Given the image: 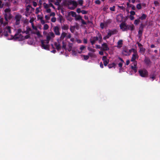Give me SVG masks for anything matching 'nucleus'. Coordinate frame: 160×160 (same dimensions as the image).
<instances>
[{
  "mask_svg": "<svg viewBox=\"0 0 160 160\" xmlns=\"http://www.w3.org/2000/svg\"><path fill=\"white\" fill-rule=\"evenodd\" d=\"M154 3L155 6H159V3L157 1H155L154 2Z\"/></svg>",
  "mask_w": 160,
  "mask_h": 160,
  "instance_id": "obj_42",
  "label": "nucleus"
},
{
  "mask_svg": "<svg viewBox=\"0 0 160 160\" xmlns=\"http://www.w3.org/2000/svg\"><path fill=\"white\" fill-rule=\"evenodd\" d=\"M123 63H122L120 62L118 63V65L119 67L120 68H119V72H120V71L122 69V66Z\"/></svg>",
  "mask_w": 160,
  "mask_h": 160,
  "instance_id": "obj_32",
  "label": "nucleus"
},
{
  "mask_svg": "<svg viewBox=\"0 0 160 160\" xmlns=\"http://www.w3.org/2000/svg\"><path fill=\"white\" fill-rule=\"evenodd\" d=\"M109 62V59L107 60H105L104 61H103V63L104 65L105 66H107L108 65V64Z\"/></svg>",
  "mask_w": 160,
  "mask_h": 160,
  "instance_id": "obj_28",
  "label": "nucleus"
},
{
  "mask_svg": "<svg viewBox=\"0 0 160 160\" xmlns=\"http://www.w3.org/2000/svg\"><path fill=\"white\" fill-rule=\"evenodd\" d=\"M45 18L47 20H49L50 18V16L49 15H46L45 16Z\"/></svg>",
  "mask_w": 160,
  "mask_h": 160,
  "instance_id": "obj_51",
  "label": "nucleus"
},
{
  "mask_svg": "<svg viewBox=\"0 0 160 160\" xmlns=\"http://www.w3.org/2000/svg\"><path fill=\"white\" fill-rule=\"evenodd\" d=\"M136 8L138 10L141 9L142 8L141 4H138L136 6Z\"/></svg>",
  "mask_w": 160,
  "mask_h": 160,
  "instance_id": "obj_29",
  "label": "nucleus"
},
{
  "mask_svg": "<svg viewBox=\"0 0 160 160\" xmlns=\"http://www.w3.org/2000/svg\"><path fill=\"white\" fill-rule=\"evenodd\" d=\"M98 40V36L96 37H92L91 38L90 41V42L92 45H93L95 43L96 41Z\"/></svg>",
  "mask_w": 160,
  "mask_h": 160,
  "instance_id": "obj_3",
  "label": "nucleus"
},
{
  "mask_svg": "<svg viewBox=\"0 0 160 160\" xmlns=\"http://www.w3.org/2000/svg\"><path fill=\"white\" fill-rule=\"evenodd\" d=\"M62 28L63 30H67L69 28L68 26L67 25L63 24L62 26Z\"/></svg>",
  "mask_w": 160,
  "mask_h": 160,
  "instance_id": "obj_17",
  "label": "nucleus"
},
{
  "mask_svg": "<svg viewBox=\"0 0 160 160\" xmlns=\"http://www.w3.org/2000/svg\"><path fill=\"white\" fill-rule=\"evenodd\" d=\"M144 62L148 66L151 63V62L150 59L148 58H145L144 60Z\"/></svg>",
  "mask_w": 160,
  "mask_h": 160,
  "instance_id": "obj_13",
  "label": "nucleus"
},
{
  "mask_svg": "<svg viewBox=\"0 0 160 160\" xmlns=\"http://www.w3.org/2000/svg\"><path fill=\"white\" fill-rule=\"evenodd\" d=\"M53 31L55 34L58 36H59L60 34V28L58 26H56L54 27Z\"/></svg>",
  "mask_w": 160,
  "mask_h": 160,
  "instance_id": "obj_5",
  "label": "nucleus"
},
{
  "mask_svg": "<svg viewBox=\"0 0 160 160\" xmlns=\"http://www.w3.org/2000/svg\"><path fill=\"white\" fill-rule=\"evenodd\" d=\"M139 56L137 53H135L132 55V58L131 59V61H136V59H138V58Z\"/></svg>",
  "mask_w": 160,
  "mask_h": 160,
  "instance_id": "obj_8",
  "label": "nucleus"
},
{
  "mask_svg": "<svg viewBox=\"0 0 160 160\" xmlns=\"http://www.w3.org/2000/svg\"><path fill=\"white\" fill-rule=\"evenodd\" d=\"M54 44L57 50L59 51L61 49V46L59 43V42H58V44L57 42H55Z\"/></svg>",
  "mask_w": 160,
  "mask_h": 160,
  "instance_id": "obj_10",
  "label": "nucleus"
},
{
  "mask_svg": "<svg viewBox=\"0 0 160 160\" xmlns=\"http://www.w3.org/2000/svg\"><path fill=\"white\" fill-rule=\"evenodd\" d=\"M28 35L25 36L24 37V39H27L30 37V35L29 34H27Z\"/></svg>",
  "mask_w": 160,
  "mask_h": 160,
  "instance_id": "obj_49",
  "label": "nucleus"
},
{
  "mask_svg": "<svg viewBox=\"0 0 160 160\" xmlns=\"http://www.w3.org/2000/svg\"><path fill=\"white\" fill-rule=\"evenodd\" d=\"M56 18H55V17L52 18H51V21L52 22H55L56 21Z\"/></svg>",
  "mask_w": 160,
  "mask_h": 160,
  "instance_id": "obj_50",
  "label": "nucleus"
},
{
  "mask_svg": "<svg viewBox=\"0 0 160 160\" xmlns=\"http://www.w3.org/2000/svg\"><path fill=\"white\" fill-rule=\"evenodd\" d=\"M111 33L112 35L115 34L117 33V31L116 29H114L113 30H111L109 31Z\"/></svg>",
  "mask_w": 160,
  "mask_h": 160,
  "instance_id": "obj_22",
  "label": "nucleus"
},
{
  "mask_svg": "<svg viewBox=\"0 0 160 160\" xmlns=\"http://www.w3.org/2000/svg\"><path fill=\"white\" fill-rule=\"evenodd\" d=\"M63 17L61 15H59L58 19L60 23H62V21L63 20Z\"/></svg>",
  "mask_w": 160,
  "mask_h": 160,
  "instance_id": "obj_25",
  "label": "nucleus"
},
{
  "mask_svg": "<svg viewBox=\"0 0 160 160\" xmlns=\"http://www.w3.org/2000/svg\"><path fill=\"white\" fill-rule=\"evenodd\" d=\"M108 59L107 58L106 56H103L102 58V60L103 61Z\"/></svg>",
  "mask_w": 160,
  "mask_h": 160,
  "instance_id": "obj_52",
  "label": "nucleus"
},
{
  "mask_svg": "<svg viewBox=\"0 0 160 160\" xmlns=\"http://www.w3.org/2000/svg\"><path fill=\"white\" fill-rule=\"evenodd\" d=\"M118 7H119V8L121 9H122V10H123V11L125 10V8H124V7L123 6H119Z\"/></svg>",
  "mask_w": 160,
  "mask_h": 160,
  "instance_id": "obj_57",
  "label": "nucleus"
},
{
  "mask_svg": "<svg viewBox=\"0 0 160 160\" xmlns=\"http://www.w3.org/2000/svg\"><path fill=\"white\" fill-rule=\"evenodd\" d=\"M67 34V33L64 32H62L60 38V39L61 40H63L64 38L66 36Z\"/></svg>",
  "mask_w": 160,
  "mask_h": 160,
  "instance_id": "obj_14",
  "label": "nucleus"
},
{
  "mask_svg": "<svg viewBox=\"0 0 160 160\" xmlns=\"http://www.w3.org/2000/svg\"><path fill=\"white\" fill-rule=\"evenodd\" d=\"M22 16L20 15H17L15 16V18L16 21H20Z\"/></svg>",
  "mask_w": 160,
  "mask_h": 160,
  "instance_id": "obj_16",
  "label": "nucleus"
},
{
  "mask_svg": "<svg viewBox=\"0 0 160 160\" xmlns=\"http://www.w3.org/2000/svg\"><path fill=\"white\" fill-rule=\"evenodd\" d=\"M140 75L142 77H146L148 75V71L145 69L140 70L138 71Z\"/></svg>",
  "mask_w": 160,
  "mask_h": 160,
  "instance_id": "obj_1",
  "label": "nucleus"
},
{
  "mask_svg": "<svg viewBox=\"0 0 160 160\" xmlns=\"http://www.w3.org/2000/svg\"><path fill=\"white\" fill-rule=\"evenodd\" d=\"M48 35L51 36V37L54 38L55 37V35L53 32H50L49 33Z\"/></svg>",
  "mask_w": 160,
  "mask_h": 160,
  "instance_id": "obj_38",
  "label": "nucleus"
},
{
  "mask_svg": "<svg viewBox=\"0 0 160 160\" xmlns=\"http://www.w3.org/2000/svg\"><path fill=\"white\" fill-rule=\"evenodd\" d=\"M81 21L82 23V24H83V25H87V23L86 22H85L84 20L83 19H82L81 20Z\"/></svg>",
  "mask_w": 160,
  "mask_h": 160,
  "instance_id": "obj_53",
  "label": "nucleus"
},
{
  "mask_svg": "<svg viewBox=\"0 0 160 160\" xmlns=\"http://www.w3.org/2000/svg\"><path fill=\"white\" fill-rule=\"evenodd\" d=\"M98 39L99 38L100 39H102V36L101 34H100V33H98Z\"/></svg>",
  "mask_w": 160,
  "mask_h": 160,
  "instance_id": "obj_59",
  "label": "nucleus"
},
{
  "mask_svg": "<svg viewBox=\"0 0 160 160\" xmlns=\"http://www.w3.org/2000/svg\"><path fill=\"white\" fill-rule=\"evenodd\" d=\"M147 15L144 14H143L139 18V19L141 20H143L145 19Z\"/></svg>",
  "mask_w": 160,
  "mask_h": 160,
  "instance_id": "obj_19",
  "label": "nucleus"
},
{
  "mask_svg": "<svg viewBox=\"0 0 160 160\" xmlns=\"http://www.w3.org/2000/svg\"><path fill=\"white\" fill-rule=\"evenodd\" d=\"M44 7L45 8H48L49 7L48 5L45 3H44Z\"/></svg>",
  "mask_w": 160,
  "mask_h": 160,
  "instance_id": "obj_54",
  "label": "nucleus"
},
{
  "mask_svg": "<svg viewBox=\"0 0 160 160\" xmlns=\"http://www.w3.org/2000/svg\"><path fill=\"white\" fill-rule=\"evenodd\" d=\"M100 27H101V28L103 29L104 27V24L103 23H101L100 24Z\"/></svg>",
  "mask_w": 160,
  "mask_h": 160,
  "instance_id": "obj_64",
  "label": "nucleus"
},
{
  "mask_svg": "<svg viewBox=\"0 0 160 160\" xmlns=\"http://www.w3.org/2000/svg\"><path fill=\"white\" fill-rule=\"evenodd\" d=\"M49 28V26L47 24H45L44 25L43 29L45 30L48 29Z\"/></svg>",
  "mask_w": 160,
  "mask_h": 160,
  "instance_id": "obj_37",
  "label": "nucleus"
},
{
  "mask_svg": "<svg viewBox=\"0 0 160 160\" xmlns=\"http://www.w3.org/2000/svg\"><path fill=\"white\" fill-rule=\"evenodd\" d=\"M130 7H131L132 8V9L133 10H136V8L135 6L133 5H131L130 6Z\"/></svg>",
  "mask_w": 160,
  "mask_h": 160,
  "instance_id": "obj_43",
  "label": "nucleus"
},
{
  "mask_svg": "<svg viewBox=\"0 0 160 160\" xmlns=\"http://www.w3.org/2000/svg\"><path fill=\"white\" fill-rule=\"evenodd\" d=\"M83 56L84 59L85 60H88L89 58V57L88 55H83Z\"/></svg>",
  "mask_w": 160,
  "mask_h": 160,
  "instance_id": "obj_44",
  "label": "nucleus"
},
{
  "mask_svg": "<svg viewBox=\"0 0 160 160\" xmlns=\"http://www.w3.org/2000/svg\"><path fill=\"white\" fill-rule=\"evenodd\" d=\"M36 34L37 35L38 37H41V35L40 34V32H39V31L37 32L36 33Z\"/></svg>",
  "mask_w": 160,
  "mask_h": 160,
  "instance_id": "obj_63",
  "label": "nucleus"
},
{
  "mask_svg": "<svg viewBox=\"0 0 160 160\" xmlns=\"http://www.w3.org/2000/svg\"><path fill=\"white\" fill-rule=\"evenodd\" d=\"M144 28V25L143 24L141 23L139 28V29L143 31V28Z\"/></svg>",
  "mask_w": 160,
  "mask_h": 160,
  "instance_id": "obj_40",
  "label": "nucleus"
},
{
  "mask_svg": "<svg viewBox=\"0 0 160 160\" xmlns=\"http://www.w3.org/2000/svg\"><path fill=\"white\" fill-rule=\"evenodd\" d=\"M41 42L42 44L41 47L42 48L47 50H49V45H48V44H44V40H42L41 41Z\"/></svg>",
  "mask_w": 160,
  "mask_h": 160,
  "instance_id": "obj_6",
  "label": "nucleus"
},
{
  "mask_svg": "<svg viewBox=\"0 0 160 160\" xmlns=\"http://www.w3.org/2000/svg\"><path fill=\"white\" fill-rule=\"evenodd\" d=\"M102 49L104 51H108L109 50V48L107 43H104L102 44Z\"/></svg>",
  "mask_w": 160,
  "mask_h": 160,
  "instance_id": "obj_9",
  "label": "nucleus"
},
{
  "mask_svg": "<svg viewBox=\"0 0 160 160\" xmlns=\"http://www.w3.org/2000/svg\"><path fill=\"white\" fill-rule=\"evenodd\" d=\"M129 53H131L132 52H133L134 53H137V51L134 48H132L130 49L129 51Z\"/></svg>",
  "mask_w": 160,
  "mask_h": 160,
  "instance_id": "obj_30",
  "label": "nucleus"
},
{
  "mask_svg": "<svg viewBox=\"0 0 160 160\" xmlns=\"http://www.w3.org/2000/svg\"><path fill=\"white\" fill-rule=\"evenodd\" d=\"M76 18V20H81L82 19V17L79 15L78 16H77Z\"/></svg>",
  "mask_w": 160,
  "mask_h": 160,
  "instance_id": "obj_31",
  "label": "nucleus"
},
{
  "mask_svg": "<svg viewBox=\"0 0 160 160\" xmlns=\"http://www.w3.org/2000/svg\"><path fill=\"white\" fill-rule=\"evenodd\" d=\"M143 30L139 29L138 32V36L139 38H140L142 36Z\"/></svg>",
  "mask_w": 160,
  "mask_h": 160,
  "instance_id": "obj_20",
  "label": "nucleus"
},
{
  "mask_svg": "<svg viewBox=\"0 0 160 160\" xmlns=\"http://www.w3.org/2000/svg\"><path fill=\"white\" fill-rule=\"evenodd\" d=\"M133 62V67H137V62L136 61H132Z\"/></svg>",
  "mask_w": 160,
  "mask_h": 160,
  "instance_id": "obj_56",
  "label": "nucleus"
},
{
  "mask_svg": "<svg viewBox=\"0 0 160 160\" xmlns=\"http://www.w3.org/2000/svg\"><path fill=\"white\" fill-rule=\"evenodd\" d=\"M116 64L113 62L111 64H109L108 65V67L109 68H116Z\"/></svg>",
  "mask_w": 160,
  "mask_h": 160,
  "instance_id": "obj_15",
  "label": "nucleus"
},
{
  "mask_svg": "<svg viewBox=\"0 0 160 160\" xmlns=\"http://www.w3.org/2000/svg\"><path fill=\"white\" fill-rule=\"evenodd\" d=\"M72 49V46L70 45H68V51L69 52H70L71 51Z\"/></svg>",
  "mask_w": 160,
  "mask_h": 160,
  "instance_id": "obj_48",
  "label": "nucleus"
},
{
  "mask_svg": "<svg viewBox=\"0 0 160 160\" xmlns=\"http://www.w3.org/2000/svg\"><path fill=\"white\" fill-rule=\"evenodd\" d=\"M85 48V47L84 46H82L80 49L81 50V51L78 52L79 53H81L82 52V51L84 50V49Z\"/></svg>",
  "mask_w": 160,
  "mask_h": 160,
  "instance_id": "obj_34",
  "label": "nucleus"
},
{
  "mask_svg": "<svg viewBox=\"0 0 160 160\" xmlns=\"http://www.w3.org/2000/svg\"><path fill=\"white\" fill-rule=\"evenodd\" d=\"M95 3L96 4L99 5L101 3V1L99 0H97L95 1Z\"/></svg>",
  "mask_w": 160,
  "mask_h": 160,
  "instance_id": "obj_47",
  "label": "nucleus"
},
{
  "mask_svg": "<svg viewBox=\"0 0 160 160\" xmlns=\"http://www.w3.org/2000/svg\"><path fill=\"white\" fill-rule=\"evenodd\" d=\"M122 53L123 55L125 56H128L130 55L129 51L127 49H124L123 50Z\"/></svg>",
  "mask_w": 160,
  "mask_h": 160,
  "instance_id": "obj_12",
  "label": "nucleus"
},
{
  "mask_svg": "<svg viewBox=\"0 0 160 160\" xmlns=\"http://www.w3.org/2000/svg\"><path fill=\"white\" fill-rule=\"evenodd\" d=\"M139 52L143 54L144 53L145 51V49L143 48V47H140V48H139Z\"/></svg>",
  "mask_w": 160,
  "mask_h": 160,
  "instance_id": "obj_18",
  "label": "nucleus"
},
{
  "mask_svg": "<svg viewBox=\"0 0 160 160\" xmlns=\"http://www.w3.org/2000/svg\"><path fill=\"white\" fill-rule=\"evenodd\" d=\"M88 50L91 51L93 52H94L95 51V49H94L92 48H90V47H88Z\"/></svg>",
  "mask_w": 160,
  "mask_h": 160,
  "instance_id": "obj_39",
  "label": "nucleus"
},
{
  "mask_svg": "<svg viewBox=\"0 0 160 160\" xmlns=\"http://www.w3.org/2000/svg\"><path fill=\"white\" fill-rule=\"evenodd\" d=\"M137 44L138 46L139 47V48H140V47H142V45L140 43H139L138 42H137Z\"/></svg>",
  "mask_w": 160,
  "mask_h": 160,
  "instance_id": "obj_62",
  "label": "nucleus"
},
{
  "mask_svg": "<svg viewBox=\"0 0 160 160\" xmlns=\"http://www.w3.org/2000/svg\"><path fill=\"white\" fill-rule=\"evenodd\" d=\"M150 78L152 79V81H153L154 79H155V76L154 75H150Z\"/></svg>",
  "mask_w": 160,
  "mask_h": 160,
  "instance_id": "obj_46",
  "label": "nucleus"
},
{
  "mask_svg": "<svg viewBox=\"0 0 160 160\" xmlns=\"http://www.w3.org/2000/svg\"><path fill=\"white\" fill-rule=\"evenodd\" d=\"M4 17L6 21H8V20H10L12 18V15L10 13H5Z\"/></svg>",
  "mask_w": 160,
  "mask_h": 160,
  "instance_id": "obj_7",
  "label": "nucleus"
},
{
  "mask_svg": "<svg viewBox=\"0 0 160 160\" xmlns=\"http://www.w3.org/2000/svg\"><path fill=\"white\" fill-rule=\"evenodd\" d=\"M70 13H71L72 16V17H76L77 16V15L76 14V13L74 11H71L70 12Z\"/></svg>",
  "mask_w": 160,
  "mask_h": 160,
  "instance_id": "obj_26",
  "label": "nucleus"
},
{
  "mask_svg": "<svg viewBox=\"0 0 160 160\" xmlns=\"http://www.w3.org/2000/svg\"><path fill=\"white\" fill-rule=\"evenodd\" d=\"M134 26L133 24L131 25H127V31L128 30H130L132 31L134 30Z\"/></svg>",
  "mask_w": 160,
  "mask_h": 160,
  "instance_id": "obj_11",
  "label": "nucleus"
},
{
  "mask_svg": "<svg viewBox=\"0 0 160 160\" xmlns=\"http://www.w3.org/2000/svg\"><path fill=\"white\" fill-rule=\"evenodd\" d=\"M8 33H11V28L9 27H6L4 28L3 34L5 36L7 37L8 35Z\"/></svg>",
  "mask_w": 160,
  "mask_h": 160,
  "instance_id": "obj_2",
  "label": "nucleus"
},
{
  "mask_svg": "<svg viewBox=\"0 0 160 160\" xmlns=\"http://www.w3.org/2000/svg\"><path fill=\"white\" fill-rule=\"evenodd\" d=\"M78 2L79 4L80 5H82L83 2V1L82 0H79L78 1Z\"/></svg>",
  "mask_w": 160,
  "mask_h": 160,
  "instance_id": "obj_41",
  "label": "nucleus"
},
{
  "mask_svg": "<svg viewBox=\"0 0 160 160\" xmlns=\"http://www.w3.org/2000/svg\"><path fill=\"white\" fill-rule=\"evenodd\" d=\"M115 6H113L112 7H110V9L111 11H115Z\"/></svg>",
  "mask_w": 160,
  "mask_h": 160,
  "instance_id": "obj_55",
  "label": "nucleus"
},
{
  "mask_svg": "<svg viewBox=\"0 0 160 160\" xmlns=\"http://www.w3.org/2000/svg\"><path fill=\"white\" fill-rule=\"evenodd\" d=\"M131 68L132 69L134 72H136L137 71V67H133L132 66L131 67Z\"/></svg>",
  "mask_w": 160,
  "mask_h": 160,
  "instance_id": "obj_35",
  "label": "nucleus"
},
{
  "mask_svg": "<svg viewBox=\"0 0 160 160\" xmlns=\"http://www.w3.org/2000/svg\"><path fill=\"white\" fill-rule=\"evenodd\" d=\"M17 34H15L14 36L13 37V38L15 40H17L19 38V37L17 36Z\"/></svg>",
  "mask_w": 160,
  "mask_h": 160,
  "instance_id": "obj_45",
  "label": "nucleus"
},
{
  "mask_svg": "<svg viewBox=\"0 0 160 160\" xmlns=\"http://www.w3.org/2000/svg\"><path fill=\"white\" fill-rule=\"evenodd\" d=\"M122 40H119L118 42V47H121L122 46Z\"/></svg>",
  "mask_w": 160,
  "mask_h": 160,
  "instance_id": "obj_21",
  "label": "nucleus"
},
{
  "mask_svg": "<svg viewBox=\"0 0 160 160\" xmlns=\"http://www.w3.org/2000/svg\"><path fill=\"white\" fill-rule=\"evenodd\" d=\"M131 15H134L135 14V12L133 11H131L130 12Z\"/></svg>",
  "mask_w": 160,
  "mask_h": 160,
  "instance_id": "obj_58",
  "label": "nucleus"
},
{
  "mask_svg": "<svg viewBox=\"0 0 160 160\" xmlns=\"http://www.w3.org/2000/svg\"><path fill=\"white\" fill-rule=\"evenodd\" d=\"M31 29L30 28H27L26 30L24 31V32L26 34H29V32L31 31Z\"/></svg>",
  "mask_w": 160,
  "mask_h": 160,
  "instance_id": "obj_23",
  "label": "nucleus"
},
{
  "mask_svg": "<svg viewBox=\"0 0 160 160\" xmlns=\"http://www.w3.org/2000/svg\"><path fill=\"white\" fill-rule=\"evenodd\" d=\"M71 3L72 5L75 7H76L78 6V3L77 2L74 1H71Z\"/></svg>",
  "mask_w": 160,
  "mask_h": 160,
  "instance_id": "obj_24",
  "label": "nucleus"
},
{
  "mask_svg": "<svg viewBox=\"0 0 160 160\" xmlns=\"http://www.w3.org/2000/svg\"><path fill=\"white\" fill-rule=\"evenodd\" d=\"M112 34L110 31H109V32L108 33L107 35H106L108 37V38H109L110 37L111 35Z\"/></svg>",
  "mask_w": 160,
  "mask_h": 160,
  "instance_id": "obj_61",
  "label": "nucleus"
},
{
  "mask_svg": "<svg viewBox=\"0 0 160 160\" xmlns=\"http://www.w3.org/2000/svg\"><path fill=\"white\" fill-rule=\"evenodd\" d=\"M120 27L122 31H127V24L124 22H122L120 25Z\"/></svg>",
  "mask_w": 160,
  "mask_h": 160,
  "instance_id": "obj_4",
  "label": "nucleus"
},
{
  "mask_svg": "<svg viewBox=\"0 0 160 160\" xmlns=\"http://www.w3.org/2000/svg\"><path fill=\"white\" fill-rule=\"evenodd\" d=\"M140 22V21L139 19H136L134 21V24L135 25H138Z\"/></svg>",
  "mask_w": 160,
  "mask_h": 160,
  "instance_id": "obj_33",
  "label": "nucleus"
},
{
  "mask_svg": "<svg viewBox=\"0 0 160 160\" xmlns=\"http://www.w3.org/2000/svg\"><path fill=\"white\" fill-rule=\"evenodd\" d=\"M77 12L78 13H79L80 12H81L82 11H81L80 8H78L77 9Z\"/></svg>",
  "mask_w": 160,
  "mask_h": 160,
  "instance_id": "obj_60",
  "label": "nucleus"
},
{
  "mask_svg": "<svg viewBox=\"0 0 160 160\" xmlns=\"http://www.w3.org/2000/svg\"><path fill=\"white\" fill-rule=\"evenodd\" d=\"M62 48L63 49H64L65 50H66V45L65 43L64 42V41H63L62 42Z\"/></svg>",
  "mask_w": 160,
  "mask_h": 160,
  "instance_id": "obj_27",
  "label": "nucleus"
},
{
  "mask_svg": "<svg viewBox=\"0 0 160 160\" xmlns=\"http://www.w3.org/2000/svg\"><path fill=\"white\" fill-rule=\"evenodd\" d=\"M11 10L9 8H7L5 9L4 12L5 13H10Z\"/></svg>",
  "mask_w": 160,
  "mask_h": 160,
  "instance_id": "obj_36",
  "label": "nucleus"
}]
</instances>
